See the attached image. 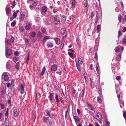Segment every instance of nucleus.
<instances>
[{"label": "nucleus", "mask_w": 126, "mask_h": 126, "mask_svg": "<svg viewBox=\"0 0 126 126\" xmlns=\"http://www.w3.org/2000/svg\"><path fill=\"white\" fill-rule=\"evenodd\" d=\"M98 93L100 95H101L102 94V90H101V87H100V88H99V90H98Z\"/></svg>", "instance_id": "nucleus-50"}, {"label": "nucleus", "mask_w": 126, "mask_h": 126, "mask_svg": "<svg viewBox=\"0 0 126 126\" xmlns=\"http://www.w3.org/2000/svg\"><path fill=\"white\" fill-rule=\"evenodd\" d=\"M83 76L85 80L87 81V74L86 73H85L83 74Z\"/></svg>", "instance_id": "nucleus-32"}, {"label": "nucleus", "mask_w": 126, "mask_h": 126, "mask_svg": "<svg viewBox=\"0 0 126 126\" xmlns=\"http://www.w3.org/2000/svg\"><path fill=\"white\" fill-rule=\"evenodd\" d=\"M77 67V68L78 70L80 72H81V68L80 67V66L78 64H76Z\"/></svg>", "instance_id": "nucleus-43"}, {"label": "nucleus", "mask_w": 126, "mask_h": 126, "mask_svg": "<svg viewBox=\"0 0 126 126\" xmlns=\"http://www.w3.org/2000/svg\"><path fill=\"white\" fill-rule=\"evenodd\" d=\"M53 18L54 21L58 22L57 23H56V24L57 25H60V18L58 17V16L57 15H54L53 16Z\"/></svg>", "instance_id": "nucleus-5"}, {"label": "nucleus", "mask_w": 126, "mask_h": 126, "mask_svg": "<svg viewBox=\"0 0 126 126\" xmlns=\"http://www.w3.org/2000/svg\"><path fill=\"white\" fill-rule=\"evenodd\" d=\"M14 54L16 56H18V51H16L14 53Z\"/></svg>", "instance_id": "nucleus-60"}, {"label": "nucleus", "mask_w": 126, "mask_h": 126, "mask_svg": "<svg viewBox=\"0 0 126 126\" xmlns=\"http://www.w3.org/2000/svg\"><path fill=\"white\" fill-rule=\"evenodd\" d=\"M46 114H47L46 115V116H48L49 117H51V115L50 114L49 111H47L46 112Z\"/></svg>", "instance_id": "nucleus-54"}, {"label": "nucleus", "mask_w": 126, "mask_h": 126, "mask_svg": "<svg viewBox=\"0 0 126 126\" xmlns=\"http://www.w3.org/2000/svg\"><path fill=\"white\" fill-rule=\"evenodd\" d=\"M24 40L26 45L28 47L31 46V44L30 43V41L28 39L25 38H24Z\"/></svg>", "instance_id": "nucleus-13"}, {"label": "nucleus", "mask_w": 126, "mask_h": 126, "mask_svg": "<svg viewBox=\"0 0 126 126\" xmlns=\"http://www.w3.org/2000/svg\"><path fill=\"white\" fill-rule=\"evenodd\" d=\"M5 10L6 15L9 16L8 18H9L11 12V8H10L6 7L5 8Z\"/></svg>", "instance_id": "nucleus-7"}, {"label": "nucleus", "mask_w": 126, "mask_h": 126, "mask_svg": "<svg viewBox=\"0 0 126 126\" xmlns=\"http://www.w3.org/2000/svg\"><path fill=\"white\" fill-rule=\"evenodd\" d=\"M5 56L7 58V56H10L12 54V50L10 48L8 49V47L7 46H5Z\"/></svg>", "instance_id": "nucleus-1"}, {"label": "nucleus", "mask_w": 126, "mask_h": 126, "mask_svg": "<svg viewBox=\"0 0 126 126\" xmlns=\"http://www.w3.org/2000/svg\"><path fill=\"white\" fill-rule=\"evenodd\" d=\"M121 77L120 76H118L116 77V79L117 80H119L121 79Z\"/></svg>", "instance_id": "nucleus-62"}, {"label": "nucleus", "mask_w": 126, "mask_h": 126, "mask_svg": "<svg viewBox=\"0 0 126 126\" xmlns=\"http://www.w3.org/2000/svg\"><path fill=\"white\" fill-rule=\"evenodd\" d=\"M76 7V0H72L71 1V7L72 8H74Z\"/></svg>", "instance_id": "nucleus-17"}, {"label": "nucleus", "mask_w": 126, "mask_h": 126, "mask_svg": "<svg viewBox=\"0 0 126 126\" xmlns=\"http://www.w3.org/2000/svg\"><path fill=\"white\" fill-rule=\"evenodd\" d=\"M119 103L120 104V107L121 108H123V107L124 106V102L123 101L120 100V98H119Z\"/></svg>", "instance_id": "nucleus-25"}, {"label": "nucleus", "mask_w": 126, "mask_h": 126, "mask_svg": "<svg viewBox=\"0 0 126 126\" xmlns=\"http://www.w3.org/2000/svg\"><path fill=\"white\" fill-rule=\"evenodd\" d=\"M97 101L99 102V103L101 104L102 102L101 98L99 97L98 96L97 97Z\"/></svg>", "instance_id": "nucleus-35"}, {"label": "nucleus", "mask_w": 126, "mask_h": 126, "mask_svg": "<svg viewBox=\"0 0 126 126\" xmlns=\"http://www.w3.org/2000/svg\"><path fill=\"white\" fill-rule=\"evenodd\" d=\"M47 7L46 6H43L42 9L41 13H45L46 12L47 10Z\"/></svg>", "instance_id": "nucleus-19"}, {"label": "nucleus", "mask_w": 126, "mask_h": 126, "mask_svg": "<svg viewBox=\"0 0 126 126\" xmlns=\"http://www.w3.org/2000/svg\"><path fill=\"white\" fill-rule=\"evenodd\" d=\"M88 106L90 108V109L92 110H94V107L93 106H92L90 104H89L88 105Z\"/></svg>", "instance_id": "nucleus-45"}, {"label": "nucleus", "mask_w": 126, "mask_h": 126, "mask_svg": "<svg viewBox=\"0 0 126 126\" xmlns=\"http://www.w3.org/2000/svg\"><path fill=\"white\" fill-rule=\"evenodd\" d=\"M31 35L32 37H34L35 35V32H34L33 31L31 32Z\"/></svg>", "instance_id": "nucleus-42"}, {"label": "nucleus", "mask_w": 126, "mask_h": 126, "mask_svg": "<svg viewBox=\"0 0 126 126\" xmlns=\"http://www.w3.org/2000/svg\"><path fill=\"white\" fill-rule=\"evenodd\" d=\"M96 116L98 118H99V120H101L102 119V114L100 112H98L96 114Z\"/></svg>", "instance_id": "nucleus-16"}, {"label": "nucleus", "mask_w": 126, "mask_h": 126, "mask_svg": "<svg viewBox=\"0 0 126 126\" xmlns=\"http://www.w3.org/2000/svg\"><path fill=\"white\" fill-rule=\"evenodd\" d=\"M118 20L119 22H121L122 20V16L121 15H119L118 16Z\"/></svg>", "instance_id": "nucleus-47"}, {"label": "nucleus", "mask_w": 126, "mask_h": 126, "mask_svg": "<svg viewBox=\"0 0 126 126\" xmlns=\"http://www.w3.org/2000/svg\"><path fill=\"white\" fill-rule=\"evenodd\" d=\"M25 16V15L23 13L21 14L20 17L21 20H23L24 19Z\"/></svg>", "instance_id": "nucleus-27"}, {"label": "nucleus", "mask_w": 126, "mask_h": 126, "mask_svg": "<svg viewBox=\"0 0 126 126\" xmlns=\"http://www.w3.org/2000/svg\"><path fill=\"white\" fill-rule=\"evenodd\" d=\"M73 118L76 123H78L79 122L80 120L79 117L78 116H73Z\"/></svg>", "instance_id": "nucleus-9"}, {"label": "nucleus", "mask_w": 126, "mask_h": 126, "mask_svg": "<svg viewBox=\"0 0 126 126\" xmlns=\"http://www.w3.org/2000/svg\"><path fill=\"white\" fill-rule=\"evenodd\" d=\"M6 92L5 90H2L1 91V94H4Z\"/></svg>", "instance_id": "nucleus-57"}, {"label": "nucleus", "mask_w": 126, "mask_h": 126, "mask_svg": "<svg viewBox=\"0 0 126 126\" xmlns=\"http://www.w3.org/2000/svg\"><path fill=\"white\" fill-rule=\"evenodd\" d=\"M37 35L40 38H41L42 36V33L40 31L38 32Z\"/></svg>", "instance_id": "nucleus-46"}, {"label": "nucleus", "mask_w": 126, "mask_h": 126, "mask_svg": "<svg viewBox=\"0 0 126 126\" xmlns=\"http://www.w3.org/2000/svg\"><path fill=\"white\" fill-rule=\"evenodd\" d=\"M122 35V33L121 31H119L118 32V37L119 38V37H120Z\"/></svg>", "instance_id": "nucleus-41"}, {"label": "nucleus", "mask_w": 126, "mask_h": 126, "mask_svg": "<svg viewBox=\"0 0 126 126\" xmlns=\"http://www.w3.org/2000/svg\"><path fill=\"white\" fill-rule=\"evenodd\" d=\"M46 28H42V31L43 33H46Z\"/></svg>", "instance_id": "nucleus-51"}, {"label": "nucleus", "mask_w": 126, "mask_h": 126, "mask_svg": "<svg viewBox=\"0 0 126 126\" xmlns=\"http://www.w3.org/2000/svg\"><path fill=\"white\" fill-rule=\"evenodd\" d=\"M45 72L42 71L40 74V76H43Z\"/></svg>", "instance_id": "nucleus-63"}, {"label": "nucleus", "mask_w": 126, "mask_h": 126, "mask_svg": "<svg viewBox=\"0 0 126 126\" xmlns=\"http://www.w3.org/2000/svg\"><path fill=\"white\" fill-rule=\"evenodd\" d=\"M55 99L56 100V101L57 102H59L60 101L61 103L62 104H64V101L62 100V97L59 98V96L57 94L55 93Z\"/></svg>", "instance_id": "nucleus-3"}, {"label": "nucleus", "mask_w": 126, "mask_h": 126, "mask_svg": "<svg viewBox=\"0 0 126 126\" xmlns=\"http://www.w3.org/2000/svg\"><path fill=\"white\" fill-rule=\"evenodd\" d=\"M11 43L10 39H6L5 40V46H7V45H10Z\"/></svg>", "instance_id": "nucleus-14"}, {"label": "nucleus", "mask_w": 126, "mask_h": 126, "mask_svg": "<svg viewBox=\"0 0 126 126\" xmlns=\"http://www.w3.org/2000/svg\"><path fill=\"white\" fill-rule=\"evenodd\" d=\"M15 67L17 69V70H18L19 68V62L17 63L15 65Z\"/></svg>", "instance_id": "nucleus-29"}, {"label": "nucleus", "mask_w": 126, "mask_h": 126, "mask_svg": "<svg viewBox=\"0 0 126 126\" xmlns=\"http://www.w3.org/2000/svg\"><path fill=\"white\" fill-rule=\"evenodd\" d=\"M19 113V110H18L17 108H16L13 110V114L14 116L16 118L17 117Z\"/></svg>", "instance_id": "nucleus-4"}, {"label": "nucleus", "mask_w": 126, "mask_h": 126, "mask_svg": "<svg viewBox=\"0 0 126 126\" xmlns=\"http://www.w3.org/2000/svg\"><path fill=\"white\" fill-rule=\"evenodd\" d=\"M43 122L46 123H47V117L45 116H43Z\"/></svg>", "instance_id": "nucleus-28"}, {"label": "nucleus", "mask_w": 126, "mask_h": 126, "mask_svg": "<svg viewBox=\"0 0 126 126\" xmlns=\"http://www.w3.org/2000/svg\"><path fill=\"white\" fill-rule=\"evenodd\" d=\"M54 40L56 44L59 45L60 44V40L59 39L57 38H55L54 39Z\"/></svg>", "instance_id": "nucleus-21"}, {"label": "nucleus", "mask_w": 126, "mask_h": 126, "mask_svg": "<svg viewBox=\"0 0 126 126\" xmlns=\"http://www.w3.org/2000/svg\"><path fill=\"white\" fill-rule=\"evenodd\" d=\"M3 119V114L2 113H0V121H2Z\"/></svg>", "instance_id": "nucleus-30"}, {"label": "nucleus", "mask_w": 126, "mask_h": 126, "mask_svg": "<svg viewBox=\"0 0 126 126\" xmlns=\"http://www.w3.org/2000/svg\"><path fill=\"white\" fill-rule=\"evenodd\" d=\"M19 98L20 99V101L21 102L23 100V98L22 95H21L19 97Z\"/></svg>", "instance_id": "nucleus-61"}, {"label": "nucleus", "mask_w": 126, "mask_h": 126, "mask_svg": "<svg viewBox=\"0 0 126 126\" xmlns=\"http://www.w3.org/2000/svg\"><path fill=\"white\" fill-rule=\"evenodd\" d=\"M114 50L116 53H117L119 52L120 48L119 47H117L115 48Z\"/></svg>", "instance_id": "nucleus-34"}, {"label": "nucleus", "mask_w": 126, "mask_h": 126, "mask_svg": "<svg viewBox=\"0 0 126 126\" xmlns=\"http://www.w3.org/2000/svg\"><path fill=\"white\" fill-rule=\"evenodd\" d=\"M85 1L86 2L85 4H84L85 5L84 8H88L89 5L88 3V2L87 0H85Z\"/></svg>", "instance_id": "nucleus-31"}, {"label": "nucleus", "mask_w": 126, "mask_h": 126, "mask_svg": "<svg viewBox=\"0 0 126 126\" xmlns=\"http://www.w3.org/2000/svg\"><path fill=\"white\" fill-rule=\"evenodd\" d=\"M37 5V3L36 2H34L32 3V5L33 6H36Z\"/></svg>", "instance_id": "nucleus-52"}, {"label": "nucleus", "mask_w": 126, "mask_h": 126, "mask_svg": "<svg viewBox=\"0 0 126 126\" xmlns=\"http://www.w3.org/2000/svg\"><path fill=\"white\" fill-rule=\"evenodd\" d=\"M31 25L30 24H26L25 26V29L27 30H29L31 29Z\"/></svg>", "instance_id": "nucleus-24"}, {"label": "nucleus", "mask_w": 126, "mask_h": 126, "mask_svg": "<svg viewBox=\"0 0 126 126\" xmlns=\"http://www.w3.org/2000/svg\"><path fill=\"white\" fill-rule=\"evenodd\" d=\"M99 45V43L98 42H95V45L94 47L96 49H97L98 48Z\"/></svg>", "instance_id": "nucleus-40"}, {"label": "nucleus", "mask_w": 126, "mask_h": 126, "mask_svg": "<svg viewBox=\"0 0 126 126\" xmlns=\"http://www.w3.org/2000/svg\"><path fill=\"white\" fill-rule=\"evenodd\" d=\"M115 87H116V91L117 94V97L118 99L119 100V98L120 97V94H118V92L119 91V87L118 85H115Z\"/></svg>", "instance_id": "nucleus-10"}, {"label": "nucleus", "mask_w": 126, "mask_h": 126, "mask_svg": "<svg viewBox=\"0 0 126 126\" xmlns=\"http://www.w3.org/2000/svg\"><path fill=\"white\" fill-rule=\"evenodd\" d=\"M93 79H92L91 78L90 79V85L91 86H93V84H94V82L93 81Z\"/></svg>", "instance_id": "nucleus-39"}, {"label": "nucleus", "mask_w": 126, "mask_h": 126, "mask_svg": "<svg viewBox=\"0 0 126 126\" xmlns=\"http://www.w3.org/2000/svg\"><path fill=\"white\" fill-rule=\"evenodd\" d=\"M88 9V8H84V12L86 14L87 13Z\"/></svg>", "instance_id": "nucleus-55"}, {"label": "nucleus", "mask_w": 126, "mask_h": 126, "mask_svg": "<svg viewBox=\"0 0 126 126\" xmlns=\"http://www.w3.org/2000/svg\"><path fill=\"white\" fill-rule=\"evenodd\" d=\"M3 79L5 81H7L9 79L8 76L5 73H3L2 76V79Z\"/></svg>", "instance_id": "nucleus-6"}, {"label": "nucleus", "mask_w": 126, "mask_h": 126, "mask_svg": "<svg viewBox=\"0 0 126 126\" xmlns=\"http://www.w3.org/2000/svg\"><path fill=\"white\" fill-rule=\"evenodd\" d=\"M24 28L23 27H21L19 28V30L21 32H23L24 30Z\"/></svg>", "instance_id": "nucleus-56"}, {"label": "nucleus", "mask_w": 126, "mask_h": 126, "mask_svg": "<svg viewBox=\"0 0 126 126\" xmlns=\"http://www.w3.org/2000/svg\"><path fill=\"white\" fill-rule=\"evenodd\" d=\"M10 61H8L7 63L6 64V67L7 68L9 69L11 68V64L10 63Z\"/></svg>", "instance_id": "nucleus-20"}, {"label": "nucleus", "mask_w": 126, "mask_h": 126, "mask_svg": "<svg viewBox=\"0 0 126 126\" xmlns=\"http://www.w3.org/2000/svg\"><path fill=\"white\" fill-rule=\"evenodd\" d=\"M68 55H69V56L71 57H73V55L72 53H71L70 52H68Z\"/></svg>", "instance_id": "nucleus-64"}, {"label": "nucleus", "mask_w": 126, "mask_h": 126, "mask_svg": "<svg viewBox=\"0 0 126 126\" xmlns=\"http://www.w3.org/2000/svg\"><path fill=\"white\" fill-rule=\"evenodd\" d=\"M76 64H78L79 65H82L83 63L82 60L81 58L79 57L78 58V61L76 60Z\"/></svg>", "instance_id": "nucleus-8"}, {"label": "nucleus", "mask_w": 126, "mask_h": 126, "mask_svg": "<svg viewBox=\"0 0 126 126\" xmlns=\"http://www.w3.org/2000/svg\"><path fill=\"white\" fill-rule=\"evenodd\" d=\"M121 54L120 53L118 55H117V57H116V59L118 61H120L121 60Z\"/></svg>", "instance_id": "nucleus-23"}, {"label": "nucleus", "mask_w": 126, "mask_h": 126, "mask_svg": "<svg viewBox=\"0 0 126 126\" xmlns=\"http://www.w3.org/2000/svg\"><path fill=\"white\" fill-rule=\"evenodd\" d=\"M17 16V13L14 12L13 14V16L14 18H16Z\"/></svg>", "instance_id": "nucleus-49"}, {"label": "nucleus", "mask_w": 126, "mask_h": 126, "mask_svg": "<svg viewBox=\"0 0 126 126\" xmlns=\"http://www.w3.org/2000/svg\"><path fill=\"white\" fill-rule=\"evenodd\" d=\"M18 90L20 92L21 94H22L24 93V86L22 84H21L20 85H19L18 86Z\"/></svg>", "instance_id": "nucleus-2"}, {"label": "nucleus", "mask_w": 126, "mask_h": 126, "mask_svg": "<svg viewBox=\"0 0 126 126\" xmlns=\"http://www.w3.org/2000/svg\"><path fill=\"white\" fill-rule=\"evenodd\" d=\"M66 29L65 27H63L61 30V34L62 35H64V33L66 32Z\"/></svg>", "instance_id": "nucleus-18"}, {"label": "nucleus", "mask_w": 126, "mask_h": 126, "mask_svg": "<svg viewBox=\"0 0 126 126\" xmlns=\"http://www.w3.org/2000/svg\"><path fill=\"white\" fill-rule=\"evenodd\" d=\"M0 108L1 109H3L4 108V105L1 104H0Z\"/></svg>", "instance_id": "nucleus-58"}, {"label": "nucleus", "mask_w": 126, "mask_h": 126, "mask_svg": "<svg viewBox=\"0 0 126 126\" xmlns=\"http://www.w3.org/2000/svg\"><path fill=\"white\" fill-rule=\"evenodd\" d=\"M48 97L49 99L50 102H52L53 98V94L49 93V95L48 96Z\"/></svg>", "instance_id": "nucleus-12"}, {"label": "nucleus", "mask_w": 126, "mask_h": 126, "mask_svg": "<svg viewBox=\"0 0 126 126\" xmlns=\"http://www.w3.org/2000/svg\"><path fill=\"white\" fill-rule=\"evenodd\" d=\"M123 115L124 117L126 119V112L125 111H124Z\"/></svg>", "instance_id": "nucleus-53"}, {"label": "nucleus", "mask_w": 126, "mask_h": 126, "mask_svg": "<svg viewBox=\"0 0 126 126\" xmlns=\"http://www.w3.org/2000/svg\"><path fill=\"white\" fill-rule=\"evenodd\" d=\"M122 43L123 44H126V37L124 38L122 41Z\"/></svg>", "instance_id": "nucleus-48"}, {"label": "nucleus", "mask_w": 126, "mask_h": 126, "mask_svg": "<svg viewBox=\"0 0 126 126\" xmlns=\"http://www.w3.org/2000/svg\"><path fill=\"white\" fill-rule=\"evenodd\" d=\"M16 22L15 21H14L13 22L11 23V26L12 27H14V26L16 24Z\"/></svg>", "instance_id": "nucleus-44"}, {"label": "nucleus", "mask_w": 126, "mask_h": 126, "mask_svg": "<svg viewBox=\"0 0 126 126\" xmlns=\"http://www.w3.org/2000/svg\"><path fill=\"white\" fill-rule=\"evenodd\" d=\"M18 58L16 57H14L13 59V61L15 63H16V61H18Z\"/></svg>", "instance_id": "nucleus-36"}, {"label": "nucleus", "mask_w": 126, "mask_h": 126, "mask_svg": "<svg viewBox=\"0 0 126 126\" xmlns=\"http://www.w3.org/2000/svg\"><path fill=\"white\" fill-rule=\"evenodd\" d=\"M95 68L96 69L97 73L98 74H100L99 72V67L98 63H97L96 65Z\"/></svg>", "instance_id": "nucleus-15"}, {"label": "nucleus", "mask_w": 126, "mask_h": 126, "mask_svg": "<svg viewBox=\"0 0 126 126\" xmlns=\"http://www.w3.org/2000/svg\"><path fill=\"white\" fill-rule=\"evenodd\" d=\"M8 120V117L5 118V122L4 123L5 126H9V123Z\"/></svg>", "instance_id": "nucleus-22"}, {"label": "nucleus", "mask_w": 126, "mask_h": 126, "mask_svg": "<svg viewBox=\"0 0 126 126\" xmlns=\"http://www.w3.org/2000/svg\"><path fill=\"white\" fill-rule=\"evenodd\" d=\"M15 0H14L13 2L12 5L11 6V7L12 8H14L15 5L16 4V3L15 1Z\"/></svg>", "instance_id": "nucleus-33"}, {"label": "nucleus", "mask_w": 126, "mask_h": 126, "mask_svg": "<svg viewBox=\"0 0 126 126\" xmlns=\"http://www.w3.org/2000/svg\"><path fill=\"white\" fill-rule=\"evenodd\" d=\"M57 66L56 65L54 64L51 66V70L52 71H56L57 70Z\"/></svg>", "instance_id": "nucleus-11"}, {"label": "nucleus", "mask_w": 126, "mask_h": 126, "mask_svg": "<svg viewBox=\"0 0 126 126\" xmlns=\"http://www.w3.org/2000/svg\"><path fill=\"white\" fill-rule=\"evenodd\" d=\"M50 38L49 36H46L44 37V38L43 39V41L45 43L47 40L48 39Z\"/></svg>", "instance_id": "nucleus-26"}, {"label": "nucleus", "mask_w": 126, "mask_h": 126, "mask_svg": "<svg viewBox=\"0 0 126 126\" xmlns=\"http://www.w3.org/2000/svg\"><path fill=\"white\" fill-rule=\"evenodd\" d=\"M94 58L96 60H97L98 59L97 54L96 53H95V56L94 57Z\"/></svg>", "instance_id": "nucleus-59"}, {"label": "nucleus", "mask_w": 126, "mask_h": 126, "mask_svg": "<svg viewBox=\"0 0 126 126\" xmlns=\"http://www.w3.org/2000/svg\"><path fill=\"white\" fill-rule=\"evenodd\" d=\"M47 47H51L53 46V44L52 43H49L47 44Z\"/></svg>", "instance_id": "nucleus-38"}, {"label": "nucleus", "mask_w": 126, "mask_h": 126, "mask_svg": "<svg viewBox=\"0 0 126 126\" xmlns=\"http://www.w3.org/2000/svg\"><path fill=\"white\" fill-rule=\"evenodd\" d=\"M97 32H98L101 30V27L99 25H97Z\"/></svg>", "instance_id": "nucleus-37"}]
</instances>
